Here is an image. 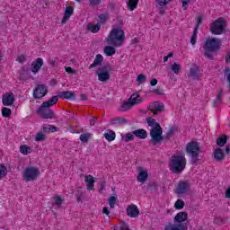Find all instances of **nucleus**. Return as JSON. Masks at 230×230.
Listing matches in <instances>:
<instances>
[{"instance_id": "1", "label": "nucleus", "mask_w": 230, "mask_h": 230, "mask_svg": "<svg viewBox=\"0 0 230 230\" xmlns=\"http://www.w3.org/2000/svg\"><path fill=\"white\" fill-rule=\"evenodd\" d=\"M222 41L220 39L209 38L206 40L203 46L204 56L208 58V60H213L215 55H217V50L220 49Z\"/></svg>"}, {"instance_id": "2", "label": "nucleus", "mask_w": 230, "mask_h": 230, "mask_svg": "<svg viewBox=\"0 0 230 230\" xmlns=\"http://www.w3.org/2000/svg\"><path fill=\"white\" fill-rule=\"evenodd\" d=\"M107 44L115 48H121L125 42V32L120 28H114L106 38Z\"/></svg>"}, {"instance_id": "3", "label": "nucleus", "mask_w": 230, "mask_h": 230, "mask_svg": "<svg viewBox=\"0 0 230 230\" xmlns=\"http://www.w3.org/2000/svg\"><path fill=\"white\" fill-rule=\"evenodd\" d=\"M188 220V214L186 212H179L174 217L175 224L167 223L164 226V230H188V226L184 225L182 222H186Z\"/></svg>"}, {"instance_id": "4", "label": "nucleus", "mask_w": 230, "mask_h": 230, "mask_svg": "<svg viewBox=\"0 0 230 230\" xmlns=\"http://www.w3.org/2000/svg\"><path fill=\"white\" fill-rule=\"evenodd\" d=\"M169 168L172 173H181L186 168V157L184 155H173L171 157Z\"/></svg>"}, {"instance_id": "5", "label": "nucleus", "mask_w": 230, "mask_h": 230, "mask_svg": "<svg viewBox=\"0 0 230 230\" xmlns=\"http://www.w3.org/2000/svg\"><path fill=\"white\" fill-rule=\"evenodd\" d=\"M187 154L190 157V163L196 164L199 163V155H200V146L197 142H190L186 147Z\"/></svg>"}, {"instance_id": "6", "label": "nucleus", "mask_w": 230, "mask_h": 230, "mask_svg": "<svg viewBox=\"0 0 230 230\" xmlns=\"http://www.w3.org/2000/svg\"><path fill=\"white\" fill-rule=\"evenodd\" d=\"M39 175H40V170L35 166H28L23 170V181L26 182H32L37 181Z\"/></svg>"}, {"instance_id": "7", "label": "nucleus", "mask_w": 230, "mask_h": 230, "mask_svg": "<svg viewBox=\"0 0 230 230\" xmlns=\"http://www.w3.org/2000/svg\"><path fill=\"white\" fill-rule=\"evenodd\" d=\"M150 137L151 143L155 146V145H159L161 141H163V128L161 126L159 128H155L150 129Z\"/></svg>"}, {"instance_id": "8", "label": "nucleus", "mask_w": 230, "mask_h": 230, "mask_svg": "<svg viewBox=\"0 0 230 230\" xmlns=\"http://www.w3.org/2000/svg\"><path fill=\"white\" fill-rule=\"evenodd\" d=\"M224 28H226V22L223 19H218L212 23L210 30L214 35H220L224 32Z\"/></svg>"}, {"instance_id": "9", "label": "nucleus", "mask_w": 230, "mask_h": 230, "mask_svg": "<svg viewBox=\"0 0 230 230\" xmlns=\"http://www.w3.org/2000/svg\"><path fill=\"white\" fill-rule=\"evenodd\" d=\"M48 94V87L44 84H38L33 91V98L35 100H40Z\"/></svg>"}, {"instance_id": "10", "label": "nucleus", "mask_w": 230, "mask_h": 230, "mask_svg": "<svg viewBox=\"0 0 230 230\" xmlns=\"http://www.w3.org/2000/svg\"><path fill=\"white\" fill-rule=\"evenodd\" d=\"M96 75L98 76L99 82L105 83L111 80V73L109 72V70H107L106 67L99 68L96 71Z\"/></svg>"}, {"instance_id": "11", "label": "nucleus", "mask_w": 230, "mask_h": 230, "mask_svg": "<svg viewBox=\"0 0 230 230\" xmlns=\"http://www.w3.org/2000/svg\"><path fill=\"white\" fill-rule=\"evenodd\" d=\"M148 111H151L153 114L155 116L159 114V112H163L164 111V103L160 102H152L147 106Z\"/></svg>"}, {"instance_id": "12", "label": "nucleus", "mask_w": 230, "mask_h": 230, "mask_svg": "<svg viewBox=\"0 0 230 230\" xmlns=\"http://www.w3.org/2000/svg\"><path fill=\"white\" fill-rule=\"evenodd\" d=\"M190 191V183L186 181H180L175 189V193L179 196L186 195Z\"/></svg>"}, {"instance_id": "13", "label": "nucleus", "mask_w": 230, "mask_h": 230, "mask_svg": "<svg viewBox=\"0 0 230 230\" xmlns=\"http://www.w3.org/2000/svg\"><path fill=\"white\" fill-rule=\"evenodd\" d=\"M37 112L38 114H40L41 118H43L44 119H51V118L55 116V113H53V111H51V109L46 108L44 106H40Z\"/></svg>"}, {"instance_id": "14", "label": "nucleus", "mask_w": 230, "mask_h": 230, "mask_svg": "<svg viewBox=\"0 0 230 230\" xmlns=\"http://www.w3.org/2000/svg\"><path fill=\"white\" fill-rule=\"evenodd\" d=\"M15 102V98L13 97V93H6L2 97V103L5 107H8L10 105H13V102Z\"/></svg>"}, {"instance_id": "15", "label": "nucleus", "mask_w": 230, "mask_h": 230, "mask_svg": "<svg viewBox=\"0 0 230 230\" xmlns=\"http://www.w3.org/2000/svg\"><path fill=\"white\" fill-rule=\"evenodd\" d=\"M44 66V60L41 58H38L35 61L31 64V72L33 75H37L39 71H40V67Z\"/></svg>"}, {"instance_id": "16", "label": "nucleus", "mask_w": 230, "mask_h": 230, "mask_svg": "<svg viewBox=\"0 0 230 230\" xmlns=\"http://www.w3.org/2000/svg\"><path fill=\"white\" fill-rule=\"evenodd\" d=\"M127 214L130 218H137L139 217V208L136 205H129L127 208Z\"/></svg>"}, {"instance_id": "17", "label": "nucleus", "mask_w": 230, "mask_h": 230, "mask_svg": "<svg viewBox=\"0 0 230 230\" xmlns=\"http://www.w3.org/2000/svg\"><path fill=\"white\" fill-rule=\"evenodd\" d=\"M137 179L138 182H146V179H148V172L140 167Z\"/></svg>"}, {"instance_id": "18", "label": "nucleus", "mask_w": 230, "mask_h": 230, "mask_svg": "<svg viewBox=\"0 0 230 230\" xmlns=\"http://www.w3.org/2000/svg\"><path fill=\"white\" fill-rule=\"evenodd\" d=\"M84 181L86 182V188L89 191L94 190V177H93V175H85Z\"/></svg>"}, {"instance_id": "19", "label": "nucleus", "mask_w": 230, "mask_h": 230, "mask_svg": "<svg viewBox=\"0 0 230 230\" xmlns=\"http://www.w3.org/2000/svg\"><path fill=\"white\" fill-rule=\"evenodd\" d=\"M73 12H74V9L72 6H67L66 8L63 19L61 21L62 24H66V22L69 21V18L71 17V15H73Z\"/></svg>"}, {"instance_id": "20", "label": "nucleus", "mask_w": 230, "mask_h": 230, "mask_svg": "<svg viewBox=\"0 0 230 230\" xmlns=\"http://www.w3.org/2000/svg\"><path fill=\"white\" fill-rule=\"evenodd\" d=\"M129 103H131V105L134 107V105H139V103H143V99L139 94L133 93L129 98Z\"/></svg>"}, {"instance_id": "21", "label": "nucleus", "mask_w": 230, "mask_h": 230, "mask_svg": "<svg viewBox=\"0 0 230 230\" xmlns=\"http://www.w3.org/2000/svg\"><path fill=\"white\" fill-rule=\"evenodd\" d=\"M58 102V96H53L51 99L48 100L47 102H43L41 106L45 107L47 109H49L50 107H53V105H57V102Z\"/></svg>"}, {"instance_id": "22", "label": "nucleus", "mask_w": 230, "mask_h": 230, "mask_svg": "<svg viewBox=\"0 0 230 230\" xmlns=\"http://www.w3.org/2000/svg\"><path fill=\"white\" fill-rule=\"evenodd\" d=\"M102 64H103V56L97 54L93 63L90 65L89 69H93V67H98V66H102Z\"/></svg>"}, {"instance_id": "23", "label": "nucleus", "mask_w": 230, "mask_h": 230, "mask_svg": "<svg viewBox=\"0 0 230 230\" xmlns=\"http://www.w3.org/2000/svg\"><path fill=\"white\" fill-rule=\"evenodd\" d=\"M224 157H226V155L224 154V150L221 148H217L214 152V159L217 162L224 161Z\"/></svg>"}, {"instance_id": "24", "label": "nucleus", "mask_w": 230, "mask_h": 230, "mask_svg": "<svg viewBox=\"0 0 230 230\" xmlns=\"http://www.w3.org/2000/svg\"><path fill=\"white\" fill-rule=\"evenodd\" d=\"M133 134L136 136V137H138V139H146L148 136V134L146 133V130L143 128L134 130Z\"/></svg>"}, {"instance_id": "25", "label": "nucleus", "mask_w": 230, "mask_h": 230, "mask_svg": "<svg viewBox=\"0 0 230 230\" xmlns=\"http://www.w3.org/2000/svg\"><path fill=\"white\" fill-rule=\"evenodd\" d=\"M101 29H102V24L100 23H97V24L90 23L87 25V28H86V30L88 31H91V33H98Z\"/></svg>"}, {"instance_id": "26", "label": "nucleus", "mask_w": 230, "mask_h": 230, "mask_svg": "<svg viewBox=\"0 0 230 230\" xmlns=\"http://www.w3.org/2000/svg\"><path fill=\"white\" fill-rule=\"evenodd\" d=\"M58 97L66 100H75V93L70 91L61 92L59 93Z\"/></svg>"}, {"instance_id": "27", "label": "nucleus", "mask_w": 230, "mask_h": 230, "mask_svg": "<svg viewBox=\"0 0 230 230\" xmlns=\"http://www.w3.org/2000/svg\"><path fill=\"white\" fill-rule=\"evenodd\" d=\"M139 0H128L127 6L129 12H134L135 8H137Z\"/></svg>"}, {"instance_id": "28", "label": "nucleus", "mask_w": 230, "mask_h": 230, "mask_svg": "<svg viewBox=\"0 0 230 230\" xmlns=\"http://www.w3.org/2000/svg\"><path fill=\"white\" fill-rule=\"evenodd\" d=\"M43 132L49 133V132H57L58 130V128L49 125V124H44L42 126Z\"/></svg>"}, {"instance_id": "29", "label": "nucleus", "mask_w": 230, "mask_h": 230, "mask_svg": "<svg viewBox=\"0 0 230 230\" xmlns=\"http://www.w3.org/2000/svg\"><path fill=\"white\" fill-rule=\"evenodd\" d=\"M104 54L106 57H112V55H116V49L112 46H106L104 48Z\"/></svg>"}, {"instance_id": "30", "label": "nucleus", "mask_w": 230, "mask_h": 230, "mask_svg": "<svg viewBox=\"0 0 230 230\" xmlns=\"http://www.w3.org/2000/svg\"><path fill=\"white\" fill-rule=\"evenodd\" d=\"M146 123L148 127H151V128H159V127H161V125H159L157 121H155V119L154 118H147Z\"/></svg>"}, {"instance_id": "31", "label": "nucleus", "mask_w": 230, "mask_h": 230, "mask_svg": "<svg viewBox=\"0 0 230 230\" xmlns=\"http://www.w3.org/2000/svg\"><path fill=\"white\" fill-rule=\"evenodd\" d=\"M104 137L109 142L114 141L116 139V133L112 130H108L106 133H104Z\"/></svg>"}, {"instance_id": "32", "label": "nucleus", "mask_w": 230, "mask_h": 230, "mask_svg": "<svg viewBox=\"0 0 230 230\" xmlns=\"http://www.w3.org/2000/svg\"><path fill=\"white\" fill-rule=\"evenodd\" d=\"M199 68L197 67L190 68L189 76L193 80H199Z\"/></svg>"}, {"instance_id": "33", "label": "nucleus", "mask_w": 230, "mask_h": 230, "mask_svg": "<svg viewBox=\"0 0 230 230\" xmlns=\"http://www.w3.org/2000/svg\"><path fill=\"white\" fill-rule=\"evenodd\" d=\"M224 94V92L222 90H219L217 96L216 98V100L213 102V106L214 107H218V105H220L222 103V96Z\"/></svg>"}, {"instance_id": "34", "label": "nucleus", "mask_w": 230, "mask_h": 230, "mask_svg": "<svg viewBox=\"0 0 230 230\" xmlns=\"http://www.w3.org/2000/svg\"><path fill=\"white\" fill-rule=\"evenodd\" d=\"M20 152L23 155H28V154H31L32 149H31V147H30L26 145H22V146H20Z\"/></svg>"}, {"instance_id": "35", "label": "nucleus", "mask_w": 230, "mask_h": 230, "mask_svg": "<svg viewBox=\"0 0 230 230\" xmlns=\"http://www.w3.org/2000/svg\"><path fill=\"white\" fill-rule=\"evenodd\" d=\"M133 105L130 102V101L124 102L120 108L119 111H121V112H125L127 111H130L132 109Z\"/></svg>"}, {"instance_id": "36", "label": "nucleus", "mask_w": 230, "mask_h": 230, "mask_svg": "<svg viewBox=\"0 0 230 230\" xmlns=\"http://www.w3.org/2000/svg\"><path fill=\"white\" fill-rule=\"evenodd\" d=\"M136 137V136L134 135V132L132 133H127L125 136H122V139L123 141H125L126 143H128L130 141H134V138Z\"/></svg>"}, {"instance_id": "37", "label": "nucleus", "mask_w": 230, "mask_h": 230, "mask_svg": "<svg viewBox=\"0 0 230 230\" xmlns=\"http://www.w3.org/2000/svg\"><path fill=\"white\" fill-rule=\"evenodd\" d=\"M91 136H93V134L91 133H84L80 135V141L82 143H87V141H89V139H91Z\"/></svg>"}, {"instance_id": "38", "label": "nucleus", "mask_w": 230, "mask_h": 230, "mask_svg": "<svg viewBox=\"0 0 230 230\" xmlns=\"http://www.w3.org/2000/svg\"><path fill=\"white\" fill-rule=\"evenodd\" d=\"M227 143V137L226 135H223L222 137H218L217 140V145L218 146H224Z\"/></svg>"}, {"instance_id": "39", "label": "nucleus", "mask_w": 230, "mask_h": 230, "mask_svg": "<svg viewBox=\"0 0 230 230\" xmlns=\"http://www.w3.org/2000/svg\"><path fill=\"white\" fill-rule=\"evenodd\" d=\"M2 116L4 118H10V116H12V110H10V108L4 107L2 109Z\"/></svg>"}, {"instance_id": "40", "label": "nucleus", "mask_w": 230, "mask_h": 230, "mask_svg": "<svg viewBox=\"0 0 230 230\" xmlns=\"http://www.w3.org/2000/svg\"><path fill=\"white\" fill-rule=\"evenodd\" d=\"M171 69L172 72H174V75H179V73H181V66L177 63H173L171 66Z\"/></svg>"}, {"instance_id": "41", "label": "nucleus", "mask_w": 230, "mask_h": 230, "mask_svg": "<svg viewBox=\"0 0 230 230\" xmlns=\"http://www.w3.org/2000/svg\"><path fill=\"white\" fill-rule=\"evenodd\" d=\"M35 141H46V135L44 134V132H38L35 137Z\"/></svg>"}, {"instance_id": "42", "label": "nucleus", "mask_w": 230, "mask_h": 230, "mask_svg": "<svg viewBox=\"0 0 230 230\" xmlns=\"http://www.w3.org/2000/svg\"><path fill=\"white\" fill-rule=\"evenodd\" d=\"M116 200H118V198L114 197V196H111L108 199V202H109V206L110 208H113L114 206H116Z\"/></svg>"}, {"instance_id": "43", "label": "nucleus", "mask_w": 230, "mask_h": 230, "mask_svg": "<svg viewBox=\"0 0 230 230\" xmlns=\"http://www.w3.org/2000/svg\"><path fill=\"white\" fill-rule=\"evenodd\" d=\"M198 34H199V31L197 29H194L193 35L190 38V44H192V46H195V44L197 43V35Z\"/></svg>"}, {"instance_id": "44", "label": "nucleus", "mask_w": 230, "mask_h": 230, "mask_svg": "<svg viewBox=\"0 0 230 230\" xmlns=\"http://www.w3.org/2000/svg\"><path fill=\"white\" fill-rule=\"evenodd\" d=\"M175 209H182L184 208V201L182 199H178L174 204Z\"/></svg>"}, {"instance_id": "45", "label": "nucleus", "mask_w": 230, "mask_h": 230, "mask_svg": "<svg viewBox=\"0 0 230 230\" xmlns=\"http://www.w3.org/2000/svg\"><path fill=\"white\" fill-rule=\"evenodd\" d=\"M7 170L6 167L3 164H0V179L6 177Z\"/></svg>"}, {"instance_id": "46", "label": "nucleus", "mask_w": 230, "mask_h": 230, "mask_svg": "<svg viewBox=\"0 0 230 230\" xmlns=\"http://www.w3.org/2000/svg\"><path fill=\"white\" fill-rule=\"evenodd\" d=\"M178 128L175 126H172L169 128L168 132H167V137H172V136H173V134H175V132H177Z\"/></svg>"}, {"instance_id": "47", "label": "nucleus", "mask_w": 230, "mask_h": 230, "mask_svg": "<svg viewBox=\"0 0 230 230\" xmlns=\"http://www.w3.org/2000/svg\"><path fill=\"white\" fill-rule=\"evenodd\" d=\"M107 19H109L107 14H101V15H99V22H98V24H105V22H107Z\"/></svg>"}, {"instance_id": "48", "label": "nucleus", "mask_w": 230, "mask_h": 230, "mask_svg": "<svg viewBox=\"0 0 230 230\" xmlns=\"http://www.w3.org/2000/svg\"><path fill=\"white\" fill-rule=\"evenodd\" d=\"M137 82H138V84H145V82H146V75L143 74L138 75L137 77Z\"/></svg>"}, {"instance_id": "49", "label": "nucleus", "mask_w": 230, "mask_h": 230, "mask_svg": "<svg viewBox=\"0 0 230 230\" xmlns=\"http://www.w3.org/2000/svg\"><path fill=\"white\" fill-rule=\"evenodd\" d=\"M55 204L58 208H60L62 206V202H64V199L60 196L54 197Z\"/></svg>"}, {"instance_id": "50", "label": "nucleus", "mask_w": 230, "mask_h": 230, "mask_svg": "<svg viewBox=\"0 0 230 230\" xmlns=\"http://www.w3.org/2000/svg\"><path fill=\"white\" fill-rule=\"evenodd\" d=\"M171 1L172 0H155L158 6H166V4H168V3H170Z\"/></svg>"}, {"instance_id": "51", "label": "nucleus", "mask_w": 230, "mask_h": 230, "mask_svg": "<svg viewBox=\"0 0 230 230\" xmlns=\"http://www.w3.org/2000/svg\"><path fill=\"white\" fill-rule=\"evenodd\" d=\"M65 70L69 74V75H76L78 72L75 69H73L71 66H66Z\"/></svg>"}, {"instance_id": "52", "label": "nucleus", "mask_w": 230, "mask_h": 230, "mask_svg": "<svg viewBox=\"0 0 230 230\" xmlns=\"http://www.w3.org/2000/svg\"><path fill=\"white\" fill-rule=\"evenodd\" d=\"M102 3V0H89L90 6H98Z\"/></svg>"}, {"instance_id": "53", "label": "nucleus", "mask_w": 230, "mask_h": 230, "mask_svg": "<svg viewBox=\"0 0 230 230\" xmlns=\"http://www.w3.org/2000/svg\"><path fill=\"white\" fill-rule=\"evenodd\" d=\"M16 61L19 62L20 64H24V62H26V56L24 55L19 56Z\"/></svg>"}, {"instance_id": "54", "label": "nucleus", "mask_w": 230, "mask_h": 230, "mask_svg": "<svg viewBox=\"0 0 230 230\" xmlns=\"http://www.w3.org/2000/svg\"><path fill=\"white\" fill-rule=\"evenodd\" d=\"M190 2L191 0H182V10H188V4Z\"/></svg>"}, {"instance_id": "55", "label": "nucleus", "mask_w": 230, "mask_h": 230, "mask_svg": "<svg viewBox=\"0 0 230 230\" xmlns=\"http://www.w3.org/2000/svg\"><path fill=\"white\" fill-rule=\"evenodd\" d=\"M200 24H202V16H198L195 29L199 31V27L200 26Z\"/></svg>"}, {"instance_id": "56", "label": "nucleus", "mask_w": 230, "mask_h": 230, "mask_svg": "<svg viewBox=\"0 0 230 230\" xmlns=\"http://www.w3.org/2000/svg\"><path fill=\"white\" fill-rule=\"evenodd\" d=\"M98 120V118L96 117H93L91 119H90V125L91 127H94L96 121Z\"/></svg>"}, {"instance_id": "57", "label": "nucleus", "mask_w": 230, "mask_h": 230, "mask_svg": "<svg viewBox=\"0 0 230 230\" xmlns=\"http://www.w3.org/2000/svg\"><path fill=\"white\" fill-rule=\"evenodd\" d=\"M105 186H106L105 181H102V182L100 183L99 191H103V190H105Z\"/></svg>"}, {"instance_id": "58", "label": "nucleus", "mask_w": 230, "mask_h": 230, "mask_svg": "<svg viewBox=\"0 0 230 230\" xmlns=\"http://www.w3.org/2000/svg\"><path fill=\"white\" fill-rule=\"evenodd\" d=\"M102 213L107 216L111 215V211H109V208L107 207H104L102 208Z\"/></svg>"}, {"instance_id": "59", "label": "nucleus", "mask_w": 230, "mask_h": 230, "mask_svg": "<svg viewBox=\"0 0 230 230\" xmlns=\"http://www.w3.org/2000/svg\"><path fill=\"white\" fill-rule=\"evenodd\" d=\"M173 57L172 53H169L167 56L164 58V62H168V58H172Z\"/></svg>"}, {"instance_id": "60", "label": "nucleus", "mask_w": 230, "mask_h": 230, "mask_svg": "<svg viewBox=\"0 0 230 230\" xmlns=\"http://www.w3.org/2000/svg\"><path fill=\"white\" fill-rule=\"evenodd\" d=\"M120 230H129L128 229V226L125 223H123L121 226H120Z\"/></svg>"}, {"instance_id": "61", "label": "nucleus", "mask_w": 230, "mask_h": 230, "mask_svg": "<svg viewBox=\"0 0 230 230\" xmlns=\"http://www.w3.org/2000/svg\"><path fill=\"white\" fill-rule=\"evenodd\" d=\"M150 85H152L153 87L155 85H157V79L154 78L150 81Z\"/></svg>"}, {"instance_id": "62", "label": "nucleus", "mask_w": 230, "mask_h": 230, "mask_svg": "<svg viewBox=\"0 0 230 230\" xmlns=\"http://www.w3.org/2000/svg\"><path fill=\"white\" fill-rule=\"evenodd\" d=\"M81 100L83 101L87 100V96L85 94H81Z\"/></svg>"}, {"instance_id": "63", "label": "nucleus", "mask_w": 230, "mask_h": 230, "mask_svg": "<svg viewBox=\"0 0 230 230\" xmlns=\"http://www.w3.org/2000/svg\"><path fill=\"white\" fill-rule=\"evenodd\" d=\"M226 154H229L230 148H229V147H226Z\"/></svg>"}, {"instance_id": "64", "label": "nucleus", "mask_w": 230, "mask_h": 230, "mask_svg": "<svg viewBox=\"0 0 230 230\" xmlns=\"http://www.w3.org/2000/svg\"><path fill=\"white\" fill-rule=\"evenodd\" d=\"M50 65H51V66H55V61H51V62H50Z\"/></svg>"}]
</instances>
